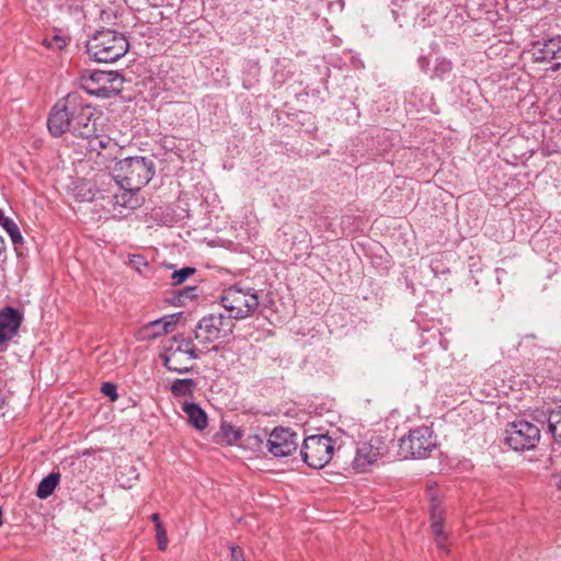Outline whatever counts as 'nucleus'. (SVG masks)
Here are the masks:
<instances>
[{
    "instance_id": "nucleus-30",
    "label": "nucleus",
    "mask_w": 561,
    "mask_h": 561,
    "mask_svg": "<svg viewBox=\"0 0 561 561\" xmlns=\"http://www.w3.org/2000/svg\"><path fill=\"white\" fill-rule=\"evenodd\" d=\"M101 391L104 396L108 397L112 402L118 398L117 387L112 382H104L101 387Z\"/></svg>"
},
{
    "instance_id": "nucleus-37",
    "label": "nucleus",
    "mask_w": 561,
    "mask_h": 561,
    "mask_svg": "<svg viewBox=\"0 0 561 561\" xmlns=\"http://www.w3.org/2000/svg\"><path fill=\"white\" fill-rule=\"evenodd\" d=\"M4 251V242L2 238L0 237V254Z\"/></svg>"
},
{
    "instance_id": "nucleus-27",
    "label": "nucleus",
    "mask_w": 561,
    "mask_h": 561,
    "mask_svg": "<svg viewBox=\"0 0 561 561\" xmlns=\"http://www.w3.org/2000/svg\"><path fill=\"white\" fill-rule=\"evenodd\" d=\"M221 432L227 444L231 445L241 438V432L230 424H222Z\"/></svg>"
},
{
    "instance_id": "nucleus-34",
    "label": "nucleus",
    "mask_w": 561,
    "mask_h": 561,
    "mask_svg": "<svg viewBox=\"0 0 561 561\" xmlns=\"http://www.w3.org/2000/svg\"><path fill=\"white\" fill-rule=\"evenodd\" d=\"M417 65L420 67V69L423 71V72H427L428 71V67H430V60L426 56H420L417 58Z\"/></svg>"
},
{
    "instance_id": "nucleus-25",
    "label": "nucleus",
    "mask_w": 561,
    "mask_h": 561,
    "mask_svg": "<svg viewBox=\"0 0 561 561\" xmlns=\"http://www.w3.org/2000/svg\"><path fill=\"white\" fill-rule=\"evenodd\" d=\"M0 225L9 233L13 244H19V243L22 242V240H23L22 234L20 232V229H19L18 225L13 221V219H11L9 217H3L1 219Z\"/></svg>"
},
{
    "instance_id": "nucleus-6",
    "label": "nucleus",
    "mask_w": 561,
    "mask_h": 561,
    "mask_svg": "<svg viewBox=\"0 0 561 561\" xmlns=\"http://www.w3.org/2000/svg\"><path fill=\"white\" fill-rule=\"evenodd\" d=\"M221 304L229 312L230 320H241L254 313L259 307V297L255 289L234 285L224 290Z\"/></svg>"
},
{
    "instance_id": "nucleus-33",
    "label": "nucleus",
    "mask_w": 561,
    "mask_h": 561,
    "mask_svg": "<svg viewBox=\"0 0 561 561\" xmlns=\"http://www.w3.org/2000/svg\"><path fill=\"white\" fill-rule=\"evenodd\" d=\"M231 550V561H245L244 553L239 546L232 545L230 547Z\"/></svg>"
},
{
    "instance_id": "nucleus-10",
    "label": "nucleus",
    "mask_w": 561,
    "mask_h": 561,
    "mask_svg": "<svg viewBox=\"0 0 561 561\" xmlns=\"http://www.w3.org/2000/svg\"><path fill=\"white\" fill-rule=\"evenodd\" d=\"M232 331V322L224 314H208L203 317L195 329V339L207 345L221 337L227 336Z\"/></svg>"
},
{
    "instance_id": "nucleus-8",
    "label": "nucleus",
    "mask_w": 561,
    "mask_h": 561,
    "mask_svg": "<svg viewBox=\"0 0 561 561\" xmlns=\"http://www.w3.org/2000/svg\"><path fill=\"white\" fill-rule=\"evenodd\" d=\"M436 447L433 432L427 426H420L409 432L400 440V450L404 457L425 458Z\"/></svg>"
},
{
    "instance_id": "nucleus-36",
    "label": "nucleus",
    "mask_w": 561,
    "mask_h": 561,
    "mask_svg": "<svg viewBox=\"0 0 561 561\" xmlns=\"http://www.w3.org/2000/svg\"><path fill=\"white\" fill-rule=\"evenodd\" d=\"M151 520L153 522L154 527H158V525H162L158 513L151 515Z\"/></svg>"
},
{
    "instance_id": "nucleus-28",
    "label": "nucleus",
    "mask_w": 561,
    "mask_h": 561,
    "mask_svg": "<svg viewBox=\"0 0 561 561\" xmlns=\"http://www.w3.org/2000/svg\"><path fill=\"white\" fill-rule=\"evenodd\" d=\"M266 436H267L266 433H263L262 435H260V434L250 435L247 438L248 446L259 453H262L263 448L265 447V444H266Z\"/></svg>"
},
{
    "instance_id": "nucleus-17",
    "label": "nucleus",
    "mask_w": 561,
    "mask_h": 561,
    "mask_svg": "<svg viewBox=\"0 0 561 561\" xmlns=\"http://www.w3.org/2000/svg\"><path fill=\"white\" fill-rule=\"evenodd\" d=\"M123 192L113 196L114 204L131 210L138 209L144 204V197L138 195L141 188L121 187Z\"/></svg>"
},
{
    "instance_id": "nucleus-13",
    "label": "nucleus",
    "mask_w": 561,
    "mask_h": 561,
    "mask_svg": "<svg viewBox=\"0 0 561 561\" xmlns=\"http://www.w3.org/2000/svg\"><path fill=\"white\" fill-rule=\"evenodd\" d=\"M386 445L380 436L373 435L368 440L362 442L353 460L354 468L366 471L385 453Z\"/></svg>"
},
{
    "instance_id": "nucleus-7",
    "label": "nucleus",
    "mask_w": 561,
    "mask_h": 561,
    "mask_svg": "<svg viewBox=\"0 0 561 561\" xmlns=\"http://www.w3.org/2000/svg\"><path fill=\"white\" fill-rule=\"evenodd\" d=\"M334 444L330 436L324 434L310 435L304 439L301 446L302 460L311 468L321 469L332 458Z\"/></svg>"
},
{
    "instance_id": "nucleus-18",
    "label": "nucleus",
    "mask_w": 561,
    "mask_h": 561,
    "mask_svg": "<svg viewBox=\"0 0 561 561\" xmlns=\"http://www.w3.org/2000/svg\"><path fill=\"white\" fill-rule=\"evenodd\" d=\"M182 409L187 416L188 423L197 431H203L207 427V414L198 404L193 402H185Z\"/></svg>"
},
{
    "instance_id": "nucleus-12",
    "label": "nucleus",
    "mask_w": 561,
    "mask_h": 561,
    "mask_svg": "<svg viewBox=\"0 0 561 561\" xmlns=\"http://www.w3.org/2000/svg\"><path fill=\"white\" fill-rule=\"evenodd\" d=\"M298 447V435L288 427L274 428L266 438L265 448L274 457H287Z\"/></svg>"
},
{
    "instance_id": "nucleus-26",
    "label": "nucleus",
    "mask_w": 561,
    "mask_h": 561,
    "mask_svg": "<svg viewBox=\"0 0 561 561\" xmlns=\"http://www.w3.org/2000/svg\"><path fill=\"white\" fill-rule=\"evenodd\" d=\"M194 267H183L179 271H174L171 275L172 285H181L184 283L190 276H192L195 273Z\"/></svg>"
},
{
    "instance_id": "nucleus-3",
    "label": "nucleus",
    "mask_w": 561,
    "mask_h": 561,
    "mask_svg": "<svg viewBox=\"0 0 561 561\" xmlns=\"http://www.w3.org/2000/svg\"><path fill=\"white\" fill-rule=\"evenodd\" d=\"M154 164L145 157H128L116 163L114 180L121 187L141 188L152 179Z\"/></svg>"
},
{
    "instance_id": "nucleus-14",
    "label": "nucleus",
    "mask_w": 561,
    "mask_h": 561,
    "mask_svg": "<svg viewBox=\"0 0 561 561\" xmlns=\"http://www.w3.org/2000/svg\"><path fill=\"white\" fill-rule=\"evenodd\" d=\"M21 322L22 316L16 309L5 307L0 311V345L18 333Z\"/></svg>"
},
{
    "instance_id": "nucleus-23",
    "label": "nucleus",
    "mask_w": 561,
    "mask_h": 561,
    "mask_svg": "<svg viewBox=\"0 0 561 561\" xmlns=\"http://www.w3.org/2000/svg\"><path fill=\"white\" fill-rule=\"evenodd\" d=\"M548 430L551 433L553 439L561 444V405L549 412Z\"/></svg>"
},
{
    "instance_id": "nucleus-31",
    "label": "nucleus",
    "mask_w": 561,
    "mask_h": 561,
    "mask_svg": "<svg viewBox=\"0 0 561 561\" xmlns=\"http://www.w3.org/2000/svg\"><path fill=\"white\" fill-rule=\"evenodd\" d=\"M43 44H45L47 47L60 50L66 46V41L62 37L56 35L50 41L45 39Z\"/></svg>"
},
{
    "instance_id": "nucleus-4",
    "label": "nucleus",
    "mask_w": 561,
    "mask_h": 561,
    "mask_svg": "<svg viewBox=\"0 0 561 561\" xmlns=\"http://www.w3.org/2000/svg\"><path fill=\"white\" fill-rule=\"evenodd\" d=\"M160 357L168 370L185 374L192 370L191 362L198 358L199 354L192 339L176 334L165 343Z\"/></svg>"
},
{
    "instance_id": "nucleus-5",
    "label": "nucleus",
    "mask_w": 561,
    "mask_h": 561,
    "mask_svg": "<svg viewBox=\"0 0 561 561\" xmlns=\"http://www.w3.org/2000/svg\"><path fill=\"white\" fill-rule=\"evenodd\" d=\"M81 87L90 95L111 99L123 90L124 78L117 71L84 70L81 76Z\"/></svg>"
},
{
    "instance_id": "nucleus-38",
    "label": "nucleus",
    "mask_w": 561,
    "mask_h": 561,
    "mask_svg": "<svg viewBox=\"0 0 561 561\" xmlns=\"http://www.w3.org/2000/svg\"><path fill=\"white\" fill-rule=\"evenodd\" d=\"M98 144H99V149H104V148H106V142L100 141V142H98Z\"/></svg>"
},
{
    "instance_id": "nucleus-35",
    "label": "nucleus",
    "mask_w": 561,
    "mask_h": 561,
    "mask_svg": "<svg viewBox=\"0 0 561 561\" xmlns=\"http://www.w3.org/2000/svg\"><path fill=\"white\" fill-rule=\"evenodd\" d=\"M196 297V287H188L181 291L180 298H194Z\"/></svg>"
},
{
    "instance_id": "nucleus-21",
    "label": "nucleus",
    "mask_w": 561,
    "mask_h": 561,
    "mask_svg": "<svg viewBox=\"0 0 561 561\" xmlns=\"http://www.w3.org/2000/svg\"><path fill=\"white\" fill-rule=\"evenodd\" d=\"M60 481V473L59 472H51L47 477H45L38 484L36 490V495L39 499H47L53 494L56 486L58 485Z\"/></svg>"
},
{
    "instance_id": "nucleus-15",
    "label": "nucleus",
    "mask_w": 561,
    "mask_h": 561,
    "mask_svg": "<svg viewBox=\"0 0 561 561\" xmlns=\"http://www.w3.org/2000/svg\"><path fill=\"white\" fill-rule=\"evenodd\" d=\"M178 314H169L161 319L151 321L146 328L145 333L149 340L157 339L172 331L178 323Z\"/></svg>"
},
{
    "instance_id": "nucleus-19",
    "label": "nucleus",
    "mask_w": 561,
    "mask_h": 561,
    "mask_svg": "<svg viewBox=\"0 0 561 561\" xmlns=\"http://www.w3.org/2000/svg\"><path fill=\"white\" fill-rule=\"evenodd\" d=\"M417 4L421 5V11L415 16V23L421 27L431 26L437 15V0H421Z\"/></svg>"
},
{
    "instance_id": "nucleus-24",
    "label": "nucleus",
    "mask_w": 561,
    "mask_h": 561,
    "mask_svg": "<svg viewBox=\"0 0 561 561\" xmlns=\"http://www.w3.org/2000/svg\"><path fill=\"white\" fill-rule=\"evenodd\" d=\"M451 70H453L451 60H449L445 57H439L436 59L432 77L444 80L445 77L451 72Z\"/></svg>"
},
{
    "instance_id": "nucleus-22",
    "label": "nucleus",
    "mask_w": 561,
    "mask_h": 561,
    "mask_svg": "<svg viewBox=\"0 0 561 561\" xmlns=\"http://www.w3.org/2000/svg\"><path fill=\"white\" fill-rule=\"evenodd\" d=\"M197 383L194 379H175L171 385V392L174 397L192 396Z\"/></svg>"
},
{
    "instance_id": "nucleus-20",
    "label": "nucleus",
    "mask_w": 561,
    "mask_h": 561,
    "mask_svg": "<svg viewBox=\"0 0 561 561\" xmlns=\"http://www.w3.org/2000/svg\"><path fill=\"white\" fill-rule=\"evenodd\" d=\"M73 194L78 202H91L96 198L98 191L94 185L84 179L78 180L75 183Z\"/></svg>"
},
{
    "instance_id": "nucleus-9",
    "label": "nucleus",
    "mask_w": 561,
    "mask_h": 561,
    "mask_svg": "<svg viewBox=\"0 0 561 561\" xmlns=\"http://www.w3.org/2000/svg\"><path fill=\"white\" fill-rule=\"evenodd\" d=\"M540 439V430L533 423L520 420L506 430V444L516 451L534 449Z\"/></svg>"
},
{
    "instance_id": "nucleus-16",
    "label": "nucleus",
    "mask_w": 561,
    "mask_h": 561,
    "mask_svg": "<svg viewBox=\"0 0 561 561\" xmlns=\"http://www.w3.org/2000/svg\"><path fill=\"white\" fill-rule=\"evenodd\" d=\"M431 520V528L437 547L443 551H447V536L443 531V510L437 504H432Z\"/></svg>"
},
{
    "instance_id": "nucleus-39",
    "label": "nucleus",
    "mask_w": 561,
    "mask_h": 561,
    "mask_svg": "<svg viewBox=\"0 0 561 561\" xmlns=\"http://www.w3.org/2000/svg\"><path fill=\"white\" fill-rule=\"evenodd\" d=\"M2 508L0 507V526L2 525Z\"/></svg>"
},
{
    "instance_id": "nucleus-11",
    "label": "nucleus",
    "mask_w": 561,
    "mask_h": 561,
    "mask_svg": "<svg viewBox=\"0 0 561 561\" xmlns=\"http://www.w3.org/2000/svg\"><path fill=\"white\" fill-rule=\"evenodd\" d=\"M534 62L551 64L550 69L556 71L561 67V37H551L531 43L527 50Z\"/></svg>"
},
{
    "instance_id": "nucleus-2",
    "label": "nucleus",
    "mask_w": 561,
    "mask_h": 561,
    "mask_svg": "<svg viewBox=\"0 0 561 561\" xmlns=\"http://www.w3.org/2000/svg\"><path fill=\"white\" fill-rule=\"evenodd\" d=\"M128 48L126 36L111 28L96 31L87 43V51L96 62H114L125 56Z\"/></svg>"
},
{
    "instance_id": "nucleus-32",
    "label": "nucleus",
    "mask_w": 561,
    "mask_h": 561,
    "mask_svg": "<svg viewBox=\"0 0 561 561\" xmlns=\"http://www.w3.org/2000/svg\"><path fill=\"white\" fill-rule=\"evenodd\" d=\"M129 263L138 272H141V266H147V262L141 255H131Z\"/></svg>"
},
{
    "instance_id": "nucleus-29",
    "label": "nucleus",
    "mask_w": 561,
    "mask_h": 561,
    "mask_svg": "<svg viewBox=\"0 0 561 561\" xmlns=\"http://www.w3.org/2000/svg\"><path fill=\"white\" fill-rule=\"evenodd\" d=\"M156 537H157L158 548L161 551H164L168 547V537H167V531H165L163 525H158V527H156Z\"/></svg>"
},
{
    "instance_id": "nucleus-1",
    "label": "nucleus",
    "mask_w": 561,
    "mask_h": 561,
    "mask_svg": "<svg viewBox=\"0 0 561 561\" xmlns=\"http://www.w3.org/2000/svg\"><path fill=\"white\" fill-rule=\"evenodd\" d=\"M47 127L55 138L67 131L85 140L101 137L92 107L77 91L69 92L54 105L47 119Z\"/></svg>"
}]
</instances>
